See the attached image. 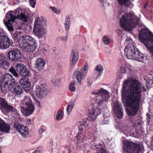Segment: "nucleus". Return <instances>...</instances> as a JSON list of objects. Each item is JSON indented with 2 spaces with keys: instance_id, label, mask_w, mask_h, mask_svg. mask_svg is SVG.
<instances>
[{
  "instance_id": "1",
  "label": "nucleus",
  "mask_w": 153,
  "mask_h": 153,
  "mask_svg": "<svg viewBox=\"0 0 153 153\" xmlns=\"http://www.w3.org/2000/svg\"><path fill=\"white\" fill-rule=\"evenodd\" d=\"M140 87L139 82L131 78H128L123 82L122 100L124 106L129 107L126 111L128 115H134L138 110L141 96Z\"/></svg>"
},
{
  "instance_id": "2",
  "label": "nucleus",
  "mask_w": 153,
  "mask_h": 153,
  "mask_svg": "<svg viewBox=\"0 0 153 153\" xmlns=\"http://www.w3.org/2000/svg\"><path fill=\"white\" fill-rule=\"evenodd\" d=\"M6 16L8 18L7 21L4 22V24L8 30L10 32L13 30L12 23H15L14 28L17 30L18 33H21L25 31L27 27V25L25 24H20L14 22V20L18 19L23 22H27L28 19V16L26 15L24 10L20 8H17L14 11H10L8 13H7Z\"/></svg>"
},
{
  "instance_id": "3",
  "label": "nucleus",
  "mask_w": 153,
  "mask_h": 153,
  "mask_svg": "<svg viewBox=\"0 0 153 153\" xmlns=\"http://www.w3.org/2000/svg\"><path fill=\"white\" fill-rule=\"evenodd\" d=\"M118 14L122 16L120 21V26L126 31H130L136 26L141 25L139 19L133 14L122 12H119Z\"/></svg>"
},
{
  "instance_id": "4",
  "label": "nucleus",
  "mask_w": 153,
  "mask_h": 153,
  "mask_svg": "<svg viewBox=\"0 0 153 153\" xmlns=\"http://www.w3.org/2000/svg\"><path fill=\"white\" fill-rule=\"evenodd\" d=\"M132 40L131 38H127L126 39V43L127 44L124 49L126 57L128 59H132L143 62V54L140 52L134 44H132Z\"/></svg>"
},
{
  "instance_id": "5",
  "label": "nucleus",
  "mask_w": 153,
  "mask_h": 153,
  "mask_svg": "<svg viewBox=\"0 0 153 153\" xmlns=\"http://www.w3.org/2000/svg\"><path fill=\"white\" fill-rule=\"evenodd\" d=\"M18 32L13 34V37L16 39L19 38L18 42L19 46L24 51L28 52H33L36 47L34 39L27 35L19 37Z\"/></svg>"
},
{
  "instance_id": "6",
  "label": "nucleus",
  "mask_w": 153,
  "mask_h": 153,
  "mask_svg": "<svg viewBox=\"0 0 153 153\" xmlns=\"http://www.w3.org/2000/svg\"><path fill=\"white\" fill-rule=\"evenodd\" d=\"M91 94L97 95L93 98V100L95 103H97L98 108H100L105 103L108 101L110 97L109 92L102 88L94 90L91 92Z\"/></svg>"
},
{
  "instance_id": "7",
  "label": "nucleus",
  "mask_w": 153,
  "mask_h": 153,
  "mask_svg": "<svg viewBox=\"0 0 153 153\" xmlns=\"http://www.w3.org/2000/svg\"><path fill=\"white\" fill-rule=\"evenodd\" d=\"M46 22L41 18L37 17L35 19L33 32L39 38H45L46 34Z\"/></svg>"
},
{
  "instance_id": "8",
  "label": "nucleus",
  "mask_w": 153,
  "mask_h": 153,
  "mask_svg": "<svg viewBox=\"0 0 153 153\" xmlns=\"http://www.w3.org/2000/svg\"><path fill=\"white\" fill-rule=\"evenodd\" d=\"M1 82V89L2 91L5 93L7 91L12 90L16 81L12 75L7 74L2 76Z\"/></svg>"
},
{
  "instance_id": "9",
  "label": "nucleus",
  "mask_w": 153,
  "mask_h": 153,
  "mask_svg": "<svg viewBox=\"0 0 153 153\" xmlns=\"http://www.w3.org/2000/svg\"><path fill=\"white\" fill-rule=\"evenodd\" d=\"M22 102L25 106H21V111L22 113L25 117L31 115L34 111L35 107L30 97L25 96Z\"/></svg>"
},
{
  "instance_id": "10",
  "label": "nucleus",
  "mask_w": 153,
  "mask_h": 153,
  "mask_svg": "<svg viewBox=\"0 0 153 153\" xmlns=\"http://www.w3.org/2000/svg\"><path fill=\"white\" fill-rule=\"evenodd\" d=\"M123 153H139L141 150L140 145L128 140L123 142Z\"/></svg>"
},
{
  "instance_id": "11",
  "label": "nucleus",
  "mask_w": 153,
  "mask_h": 153,
  "mask_svg": "<svg viewBox=\"0 0 153 153\" xmlns=\"http://www.w3.org/2000/svg\"><path fill=\"white\" fill-rule=\"evenodd\" d=\"M144 45L153 56V33L144 25Z\"/></svg>"
},
{
  "instance_id": "12",
  "label": "nucleus",
  "mask_w": 153,
  "mask_h": 153,
  "mask_svg": "<svg viewBox=\"0 0 153 153\" xmlns=\"http://www.w3.org/2000/svg\"><path fill=\"white\" fill-rule=\"evenodd\" d=\"M79 130L81 129V131L80 133H78L76 135V138L78 143L84 142L86 138L90 139L92 142H94L98 138L97 132V131H95L92 134L90 132H88L86 136V133L82 128L79 127Z\"/></svg>"
},
{
  "instance_id": "13",
  "label": "nucleus",
  "mask_w": 153,
  "mask_h": 153,
  "mask_svg": "<svg viewBox=\"0 0 153 153\" xmlns=\"http://www.w3.org/2000/svg\"><path fill=\"white\" fill-rule=\"evenodd\" d=\"M101 111L99 108H97L89 110V119L85 118L83 119L81 126H88L91 122L94 121L96 118L97 115L100 114Z\"/></svg>"
},
{
  "instance_id": "14",
  "label": "nucleus",
  "mask_w": 153,
  "mask_h": 153,
  "mask_svg": "<svg viewBox=\"0 0 153 153\" xmlns=\"http://www.w3.org/2000/svg\"><path fill=\"white\" fill-rule=\"evenodd\" d=\"M4 32L3 29L0 28V49L3 50L8 48L11 45L12 41L4 34Z\"/></svg>"
},
{
  "instance_id": "15",
  "label": "nucleus",
  "mask_w": 153,
  "mask_h": 153,
  "mask_svg": "<svg viewBox=\"0 0 153 153\" xmlns=\"http://www.w3.org/2000/svg\"><path fill=\"white\" fill-rule=\"evenodd\" d=\"M88 68V65L86 63L80 70H76L74 73V76L76 79L79 84H80L82 80L84 79Z\"/></svg>"
},
{
  "instance_id": "16",
  "label": "nucleus",
  "mask_w": 153,
  "mask_h": 153,
  "mask_svg": "<svg viewBox=\"0 0 153 153\" xmlns=\"http://www.w3.org/2000/svg\"><path fill=\"white\" fill-rule=\"evenodd\" d=\"M113 109L117 117L119 118H122L123 115V109L122 105L118 100L114 101L113 104Z\"/></svg>"
},
{
  "instance_id": "17",
  "label": "nucleus",
  "mask_w": 153,
  "mask_h": 153,
  "mask_svg": "<svg viewBox=\"0 0 153 153\" xmlns=\"http://www.w3.org/2000/svg\"><path fill=\"white\" fill-rule=\"evenodd\" d=\"M8 58L12 61H17L22 58L20 51L16 48L13 49L9 51L7 54Z\"/></svg>"
},
{
  "instance_id": "18",
  "label": "nucleus",
  "mask_w": 153,
  "mask_h": 153,
  "mask_svg": "<svg viewBox=\"0 0 153 153\" xmlns=\"http://www.w3.org/2000/svg\"><path fill=\"white\" fill-rule=\"evenodd\" d=\"M0 108L4 109L7 112L11 111L14 112L15 114L17 113L14 107L8 105L4 99L1 98H0Z\"/></svg>"
},
{
  "instance_id": "19",
  "label": "nucleus",
  "mask_w": 153,
  "mask_h": 153,
  "mask_svg": "<svg viewBox=\"0 0 153 153\" xmlns=\"http://www.w3.org/2000/svg\"><path fill=\"white\" fill-rule=\"evenodd\" d=\"M14 127L19 133L23 137H26L28 133L27 128L17 123H14Z\"/></svg>"
},
{
  "instance_id": "20",
  "label": "nucleus",
  "mask_w": 153,
  "mask_h": 153,
  "mask_svg": "<svg viewBox=\"0 0 153 153\" xmlns=\"http://www.w3.org/2000/svg\"><path fill=\"white\" fill-rule=\"evenodd\" d=\"M16 69L21 76L28 77L29 74L27 71V69L25 65L22 64L18 63L16 66Z\"/></svg>"
},
{
  "instance_id": "21",
  "label": "nucleus",
  "mask_w": 153,
  "mask_h": 153,
  "mask_svg": "<svg viewBox=\"0 0 153 153\" xmlns=\"http://www.w3.org/2000/svg\"><path fill=\"white\" fill-rule=\"evenodd\" d=\"M79 54L77 50H73L71 53L70 57V64L74 66L76 64L79 59Z\"/></svg>"
},
{
  "instance_id": "22",
  "label": "nucleus",
  "mask_w": 153,
  "mask_h": 153,
  "mask_svg": "<svg viewBox=\"0 0 153 153\" xmlns=\"http://www.w3.org/2000/svg\"><path fill=\"white\" fill-rule=\"evenodd\" d=\"M45 87V85L43 84L36 85L35 92L38 97H41L46 94V89Z\"/></svg>"
},
{
  "instance_id": "23",
  "label": "nucleus",
  "mask_w": 153,
  "mask_h": 153,
  "mask_svg": "<svg viewBox=\"0 0 153 153\" xmlns=\"http://www.w3.org/2000/svg\"><path fill=\"white\" fill-rule=\"evenodd\" d=\"M144 16L148 19H151L152 16L151 5L147 2L144 4Z\"/></svg>"
},
{
  "instance_id": "24",
  "label": "nucleus",
  "mask_w": 153,
  "mask_h": 153,
  "mask_svg": "<svg viewBox=\"0 0 153 153\" xmlns=\"http://www.w3.org/2000/svg\"><path fill=\"white\" fill-rule=\"evenodd\" d=\"M10 65V63L5 59L4 55L0 53V67L3 69H5Z\"/></svg>"
},
{
  "instance_id": "25",
  "label": "nucleus",
  "mask_w": 153,
  "mask_h": 153,
  "mask_svg": "<svg viewBox=\"0 0 153 153\" xmlns=\"http://www.w3.org/2000/svg\"><path fill=\"white\" fill-rule=\"evenodd\" d=\"M22 78L20 80V83L26 91H28L30 87V83L27 79L25 78Z\"/></svg>"
},
{
  "instance_id": "26",
  "label": "nucleus",
  "mask_w": 153,
  "mask_h": 153,
  "mask_svg": "<svg viewBox=\"0 0 153 153\" xmlns=\"http://www.w3.org/2000/svg\"><path fill=\"white\" fill-rule=\"evenodd\" d=\"M45 64L46 62L44 60L40 58L36 61L35 63V67L36 69L40 70L44 68Z\"/></svg>"
},
{
  "instance_id": "27",
  "label": "nucleus",
  "mask_w": 153,
  "mask_h": 153,
  "mask_svg": "<svg viewBox=\"0 0 153 153\" xmlns=\"http://www.w3.org/2000/svg\"><path fill=\"white\" fill-rule=\"evenodd\" d=\"M133 0H117L119 4L121 5H124L130 8H132L133 5L132 4Z\"/></svg>"
},
{
  "instance_id": "28",
  "label": "nucleus",
  "mask_w": 153,
  "mask_h": 153,
  "mask_svg": "<svg viewBox=\"0 0 153 153\" xmlns=\"http://www.w3.org/2000/svg\"><path fill=\"white\" fill-rule=\"evenodd\" d=\"M10 91L17 95L20 94L22 91V89L20 86L19 85H16L15 83L13 85V88Z\"/></svg>"
},
{
  "instance_id": "29",
  "label": "nucleus",
  "mask_w": 153,
  "mask_h": 153,
  "mask_svg": "<svg viewBox=\"0 0 153 153\" xmlns=\"http://www.w3.org/2000/svg\"><path fill=\"white\" fill-rule=\"evenodd\" d=\"M71 17L70 16H67L66 17L64 22L65 29L66 31H68L70 29L71 23Z\"/></svg>"
},
{
  "instance_id": "30",
  "label": "nucleus",
  "mask_w": 153,
  "mask_h": 153,
  "mask_svg": "<svg viewBox=\"0 0 153 153\" xmlns=\"http://www.w3.org/2000/svg\"><path fill=\"white\" fill-rule=\"evenodd\" d=\"M131 66L128 63H125L123 65L120 67V71L122 73L124 74L126 73V69L129 71H131Z\"/></svg>"
},
{
  "instance_id": "31",
  "label": "nucleus",
  "mask_w": 153,
  "mask_h": 153,
  "mask_svg": "<svg viewBox=\"0 0 153 153\" xmlns=\"http://www.w3.org/2000/svg\"><path fill=\"white\" fill-rule=\"evenodd\" d=\"M10 126L5 122L0 128V131L2 132L8 133L10 129Z\"/></svg>"
},
{
  "instance_id": "32",
  "label": "nucleus",
  "mask_w": 153,
  "mask_h": 153,
  "mask_svg": "<svg viewBox=\"0 0 153 153\" xmlns=\"http://www.w3.org/2000/svg\"><path fill=\"white\" fill-rule=\"evenodd\" d=\"M74 106V101H71L68 103L66 108L67 114L68 115L70 114Z\"/></svg>"
},
{
  "instance_id": "33",
  "label": "nucleus",
  "mask_w": 153,
  "mask_h": 153,
  "mask_svg": "<svg viewBox=\"0 0 153 153\" xmlns=\"http://www.w3.org/2000/svg\"><path fill=\"white\" fill-rule=\"evenodd\" d=\"M64 115L63 111L61 110L58 111L56 115V119L58 120H60L62 119Z\"/></svg>"
},
{
  "instance_id": "34",
  "label": "nucleus",
  "mask_w": 153,
  "mask_h": 153,
  "mask_svg": "<svg viewBox=\"0 0 153 153\" xmlns=\"http://www.w3.org/2000/svg\"><path fill=\"white\" fill-rule=\"evenodd\" d=\"M153 85V80H146V82L145 83V86L146 88L144 87V92L147 89H148L149 88H150L152 87Z\"/></svg>"
},
{
  "instance_id": "35",
  "label": "nucleus",
  "mask_w": 153,
  "mask_h": 153,
  "mask_svg": "<svg viewBox=\"0 0 153 153\" xmlns=\"http://www.w3.org/2000/svg\"><path fill=\"white\" fill-rule=\"evenodd\" d=\"M144 79L146 80H153V72L151 71L146 73V76Z\"/></svg>"
},
{
  "instance_id": "36",
  "label": "nucleus",
  "mask_w": 153,
  "mask_h": 153,
  "mask_svg": "<svg viewBox=\"0 0 153 153\" xmlns=\"http://www.w3.org/2000/svg\"><path fill=\"white\" fill-rule=\"evenodd\" d=\"M68 39V37L67 36H58L56 38V40L59 42L62 41H66Z\"/></svg>"
},
{
  "instance_id": "37",
  "label": "nucleus",
  "mask_w": 153,
  "mask_h": 153,
  "mask_svg": "<svg viewBox=\"0 0 153 153\" xmlns=\"http://www.w3.org/2000/svg\"><path fill=\"white\" fill-rule=\"evenodd\" d=\"M9 71L15 77H17L18 76V74L16 71L13 67H11L9 69Z\"/></svg>"
},
{
  "instance_id": "38",
  "label": "nucleus",
  "mask_w": 153,
  "mask_h": 153,
  "mask_svg": "<svg viewBox=\"0 0 153 153\" xmlns=\"http://www.w3.org/2000/svg\"><path fill=\"white\" fill-rule=\"evenodd\" d=\"M140 41L143 43V28H142L139 33L138 36Z\"/></svg>"
},
{
  "instance_id": "39",
  "label": "nucleus",
  "mask_w": 153,
  "mask_h": 153,
  "mask_svg": "<svg viewBox=\"0 0 153 153\" xmlns=\"http://www.w3.org/2000/svg\"><path fill=\"white\" fill-rule=\"evenodd\" d=\"M95 69L97 71L100 73L99 74L100 75L103 70V67L102 65H99L96 67Z\"/></svg>"
},
{
  "instance_id": "40",
  "label": "nucleus",
  "mask_w": 153,
  "mask_h": 153,
  "mask_svg": "<svg viewBox=\"0 0 153 153\" xmlns=\"http://www.w3.org/2000/svg\"><path fill=\"white\" fill-rule=\"evenodd\" d=\"M110 39L108 38L106 36H103L102 39V41L103 43L106 45H108L110 42Z\"/></svg>"
},
{
  "instance_id": "41",
  "label": "nucleus",
  "mask_w": 153,
  "mask_h": 153,
  "mask_svg": "<svg viewBox=\"0 0 153 153\" xmlns=\"http://www.w3.org/2000/svg\"><path fill=\"white\" fill-rule=\"evenodd\" d=\"M49 7L54 13L56 14H59L60 13V10L57 9L56 8L54 7L50 6Z\"/></svg>"
},
{
  "instance_id": "42",
  "label": "nucleus",
  "mask_w": 153,
  "mask_h": 153,
  "mask_svg": "<svg viewBox=\"0 0 153 153\" xmlns=\"http://www.w3.org/2000/svg\"><path fill=\"white\" fill-rule=\"evenodd\" d=\"M75 85V83L74 82H72L69 85V89L71 91L74 92L76 88Z\"/></svg>"
},
{
  "instance_id": "43",
  "label": "nucleus",
  "mask_w": 153,
  "mask_h": 153,
  "mask_svg": "<svg viewBox=\"0 0 153 153\" xmlns=\"http://www.w3.org/2000/svg\"><path fill=\"white\" fill-rule=\"evenodd\" d=\"M103 120H102L101 123L102 124H107L109 123V121L108 118L106 117H105V115L104 114L103 116Z\"/></svg>"
},
{
  "instance_id": "44",
  "label": "nucleus",
  "mask_w": 153,
  "mask_h": 153,
  "mask_svg": "<svg viewBox=\"0 0 153 153\" xmlns=\"http://www.w3.org/2000/svg\"><path fill=\"white\" fill-rule=\"evenodd\" d=\"M30 5L33 8L35 7L36 0H29Z\"/></svg>"
},
{
  "instance_id": "45",
  "label": "nucleus",
  "mask_w": 153,
  "mask_h": 153,
  "mask_svg": "<svg viewBox=\"0 0 153 153\" xmlns=\"http://www.w3.org/2000/svg\"><path fill=\"white\" fill-rule=\"evenodd\" d=\"M51 82L54 85H58V83L56 79V78H53L51 80Z\"/></svg>"
},
{
  "instance_id": "46",
  "label": "nucleus",
  "mask_w": 153,
  "mask_h": 153,
  "mask_svg": "<svg viewBox=\"0 0 153 153\" xmlns=\"http://www.w3.org/2000/svg\"><path fill=\"white\" fill-rule=\"evenodd\" d=\"M44 129L42 128H40L39 130V132L40 134H42L43 133V132H44Z\"/></svg>"
},
{
  "instance_id": "47",
  "label": "nucleus",
  "mask_w": 153,
  "mask_h": 153,
  "mask_svg": "<svg viewBox=\"0 0 153 153\" xmlns=\"http://www.w3.org/2000/svg\"><path fill=\"white\" fill-rule=\"evenodd\" d=\"M27 123L29 125L31 124V120L30 119L27 120Z\"/></svg>"
},
{
  "instance_id": "48",
  "label": "nucleus",
  "mask_w": 153,
  "mask_h": 153,
  "mask_svg": "<svg viewBox=\"0 0 153 153\" xmlns=\"http://www.w3.org/2000/svg\"><path fill=\"white\" fill-rule=\"evenodd\" d=\"M140 123L139 122H138L137 123H134L133 124V127H135L137 125H140Z\"/></svg>"
},
{
  "instance_id": "49",
  "label": "nucleus",
  "mask_w": 153,
  "mask_h": 153,
  "mask_svg": "<svg viewBox=\"0 0 153 153\" xmlns=\"http://www.w3.org/2000/svg\"><path fill=\"white\" fill-rule=\"evenodd\" d=\"M36 104L37 107H40V103L39 102L37 101V100L36 101Z\"/></svg>"
},
{
  "instance_id": "50",
  "label": "nucleus",
  "mask_w": 153,
  "mask_h": 153,
  "mask_svg": "<svg viewBox=\"0 0 153 153\" xmlns=\"http://www.w3.org/2000/svg\"><path fill=\"white\" fill-rule=\"evenodd\" d=\"M32 153H42V152L40 151L36 150L33 152Z\"/></svg>"
},
{
  "instance_id": "51",
  "label": "nucleus",
  "mask_w": 153,
  "mask_h": 153,
  "mask_svg": "<svg viewBox=\"0 0 153 153\" xmlns=\"http://www.w3.org/2000/svg\"><path fill=\"white\" fill-rule=\"evenodd\" d=\"M120 123H117V126L115 125V127L117 129H119L120 128V127H119V126L120 125Z\"/></svg>"
},
{
  "instance_id": "52",
  "label": "nucleus",
  "mask_w": 153,
  "mask_h": 153,
  "mask_svg": "<svg viewBox=\"0 0 153 153\" xmlns=\"http://www.w3.org/2000/svg\"><path fill=\"white\" fill-rule=\"evenodd\" d=\"M99 1L102 4L104 3L105 0H99Z\"/></svg>"
},
{
  "instance_id": "53",
  "label": "nucleus",
  "mask_w": 153,
  "mask_h": 153,
  "mask_svg": "<svg viewBox=\"0 0 153 153\" xmlns=\"http://www.w3.org/2000/svg\"><path fill=\"white\" fill-rule=\"evenodd\" d=\"M146 115H147V117H149V116H149V114H146Z\"/></svg>"
},
{
  "instance_id": "54",
  "label": "nucleus",
  "mask_w": 153,
  "mask_h": 153,
  "mask_svg": "<svg viewBox=\"0 0 153 153\" xmlns=\"http://www.w3.org/2000/svg\"><path fill=\"white\" fill-rule=\"evenodd\" d=\"M0 82H1V80H0Z\"/></svg>"
}]
</instances>
